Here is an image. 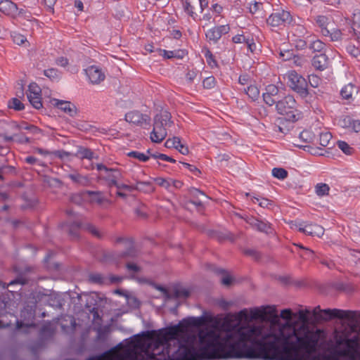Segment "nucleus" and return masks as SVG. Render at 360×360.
I'll return each instance as SVG.
<instances>
[{"label": "nucleus", "mask_w": 360, "mask_h": 360, "mask_svg": "<svg viewBox=\"0 0 360 360\" xmlns=\"http://www.w3.org/2000/svg\"><path fill=\"white\" fill-rule=\"evenodd\" d=\"M264 314L272 318L269 324L206 328L198 333L199 347L182 344L179 338L189 327H198L201 317H188L178 324L160 330L146 342V360H212L262 358L265 360H299L298 347L284 339L285 326H295L297 315L290 309L277 314L267 306Z\"/></svg>", "instance_id": "f257e3e1"}, {"label": "nucleus", "mask_w": 360, "mask_h": 360, "mask_svg": "<svg viewBox=\"0 0 360 360\" xmlns=\"http://www.w3.org/2000/svg\"><path fill=\"white\" fill-rule=\"evenodd\" d=\"M295 321V326L286 325L283 328L287 337L284 339L291 342V346L298 347L299 360H333L330 355L316 354L318 350L326 347V333L321 329H311L308 323L309 315L312 314L309 309L300 310Z\"/></svg>", "instance_id": "f03ea898"}, {"label": "nucleus", "mask_w": 360, "mask_h": 360, "mask_svg": "<svg viewBox=\"0 0 360 360\" xmlns=\"http://www.w3.org/2000/svg\"><path fill=\"white\" fill-rule=\"evenodd\" d=\"M340 320H347L349 326L335 330L333 360H360V311L343 310Z\"/></svg>", "instance_id": "7ed1b4c3"}, {"label": "nucleus", "mask_w": 360, "mask_h": 360, "mask_svg": "<svg viewBox=\"0 0 360 360\" xmlns=\"http://www.w3.org/2000/svg\"><path fill=\"white\" fill-rule=\"evenodd\" d=\"M171 118V114L167 110H162L155 116L153 129L150 134L153 142L160 143L165 139L167 135V128L173 124Z\"/></svg>", "instance_id": "20e7f679"}, {"label": "nucleus", "mask_w": 360, "mask_h": 360, "mask_svg": "<svg viewBox=\"0 0 360 360\" xmlns=\"http://www.w3.org/2000/svg\"><path fill=\"white\" fill-rule=\"evenodd\" d=\"M276 109L278 114L284 115L290 122H296L301 117V112L297 109V104L292 96L288 95L277 101Z\"/></svg>", "instance_id": "39448f33"}, {"label": "nucleus", "mask_w": 360, "mask_h": 360, "mask_svg": "<svg viewBox=\"0 0 360 360\" xmlns=\"http://www.w3.org/2000/svg\"><path fill=\"white\" fill-rule=\"evenodd\" d=\"M288 86L302 98H306L309 95L308 82L302 76L293 70L288 72Z\"/></svg>", "instance_id": "423d86ee"}, {"label": "nucleus", "mask_w": 360, "mask_h": 360, "mask_svg": "<svg viewBox=\"0 0 360 360\" xmlns=\"http://www.w3.org/2000/svg\"><path fill=\"white\" fill-rule=\"evenodd\" d=\"M349 32L348 39H354L356 41L357 46L349 43L346 45L347 52L353 58H358L360 56V22L355 20L353 22L352 27Z\"/></svg>", "instance_id": "0eeeda50"}, {"label": "nucleus", "mask_w": 360, "mask_h": 360, "mask_svg": "<svg viewBox=\"0 0 360 360\" xmlns=\"http://www.w3.org/2000/svg\"><path fill=\"white\" fill-rule=\"evenodd\" d=\"M292 20L290 12L281 10L271 13L266 19V23L271 27H282L290 25Z\"/></svg>", "instance_id": "6e6552de"}, {"label": "nucleus", "mask_w": 360, "mask_h": 360, "mask_svg": "<svg viewBox=\"0 0 360 360\" xmlns=\"http://www.w3.org/2000/svg\"><path fill=\"white\" fill-rule=\"evenodd\" d=\"M36 304H27L24 307L20 313L21 321H16V328L18 330L23 327H32L34 326V320L36 314Z\"/></svg>", "instance_id": "1a4fd4ad"}, {"label": "nucleus", "mask_w": 360, "mask_h": 360, "mask_svg": "<svg viewBox=\"0 0 360 360\" xmlns=\"http://www.w3.org/2000/svg\"><path fill=\"white\" fill-rule=\"evenodd\" d=\"M342 312V309H321L320 306H317L313 309L312 316L316 322H328L335 319H340V313Z\"/></svg>", "instance_id": "9d476101"}, {"label": "nucleus", "mask_w": 360, "mask_h": 360, "mask_svg": "<svg viewBox=\"0 0 360 360\" xmlns=\"http://www.w3.org/2000/svg\"><path fill=\"white\" fill-rule=\"evenodd\" d=\"M77 298L81 306L84 305V307L88 311H94V309L97 308L99 303L102 301V298L97 292H84L78 295Z\"/></svg>", "instance_id": "9b49d317"}, {"label": "nucleus", "mask_w": 360, "mask_h": 360, "mask_svg": "<svg viewBox=\"0 0 360 360\" xmlns=\"http://www.w3.org/2000/svg\"><path fill=\"white\" fill-rule=\"evenodd\" d=\"M82 227L85 230L88 231L93 236L98 238H101L102 237V233L99 231V230L93 224H85L82 226V224L78 221L73 222L70 227L68 228L69 234L77 238L78 237L77 230Z\"/></svg>", "instance_id": "f8f14e48"}, {"label": "nucleus", "mask_w": 360, "mask_h": 360, "mask_svg": "<svg viewBox=\"0 0 360 360\" xmlns=\"http://www.w3.org/2000/svg\"><path fill=\"white\" fill-rule=\"evenodd\" d=\"M127 122L138 126H142L143 124H148L150 118L146 114H142L139 111H130L125 115Z\"/></svg>", "instance_id": "ddd939ff"}, {"label": "nucleus", "mask_w": 360, "mask_h": 360, "mask_svg": "<svg viewBox=\"0 0 360 360\" xmlns=\"http://www.w3.org/2000/svg\"><path fill=\"white\" fill-rule=\"evenodd\" d=\"M278 88L274 84H269L265 89V92L263 93V99L266 104L269 106L274 104L276 105L278 101H279L278 96Z\"/></svg>", "instance_id": "4468645a"}, {"label": "nucleus", "mask_w": 360, "mask_h": 360, "mask_svg": "<svg viewBox=\"0 0 360 360\" xmlns=\"http://www.w3.org/2000/svg\"><path fill=\"white\" fill-rule=\"evenodd\" d=\"M122 174L120 169L116 168H108V172H105L99 176V179L107 182L108 187H112L117 184L118 179H121Z\"/></svg>", "instance_id": "2eb2a0df"}, {"label": "nucleus", "mask_w": 360, "mask_h": 360, "mask_svg": "<svg viewBox=\"0 0 360 360\" xmlns=\"http://www.w3.org/2000/svg\"><path fill=\"white\" fill-rule=\"evenodd\" d=\"M230 31L229 25H223L214 27L209 30L206 33V37L209 41L217 43L222 35L227 34Z\"/></svg>", "instance_id": "dca6fc26"}, {"label": "nucleus", "mask_w": 360, "mask_h": 360, "mask_svg": "<svg viewBox=\"0 0 360 360\" xmlns=\"http://www.w3.org/2000/svg\"><path fill=\"white\" fill-rule=\"evenodd\" d=\"M86 74L92 84H99L105 79V74L98 66L92 65L86 69Z\"/></svg>", "instance_id": "f3484780"}, {"label": "nucleus", "mask_w": 360, "mask_h": 360, "mask_svg": "<svg viewBox=\"0 0 360 360\" xmlns=\"http://www.w3.org/2000/svg\"><path fill=\"white\" fill-rule=\"evenodd\" d=\"M54 105L58 108L69 115L70 117H75L77 114V108L75 104L70 101L62 100H54Z\"/></svg>", "instance_id": "a211bd4d"}, {"label": "nucleus", "mask_w": 360, "mask_h": 360, "mask_svg": "<svg viewBox=\"0 0 360 360\" xmlns=\"http://www.w3.org/2000/svg\"><path fill=\"white\" fill-rule=\"evenodd\" d=\"M18 8L17 5L10 0H0V13L14 16L17 15Z\"/></svg>", "instance_id": "6ab92c4d"}, {"label": "nucleus", "mask_w": 360, "mask_h": 360, "mask_svg": "<svg viewBox=\"0 0 360 360\" xmlns=\"http://www.w3.org/2000/svg\"><path fill=\"white\" fill-rule=\"evenodd\" d=\"M311 64L316 70H324L328 68V58L324 53L316 54L313 57Z\"/></svg>", "instance_id": "aec40b11"}, {"label": "nucleus", "mask_w": 360, "mask_h": 360, "mask_svg": "<svg viewBox=\"0 0 360 360\" xmlns=\"http://www.w3.org/2000/svg\"><path fill=\"white\" fill-rule=\"evenodd\" d=\"M208 266L211 271L215 272L219 275H221V278L220 280L221 284L226 286H229L231 285L233 282V278L229 274V273L226 270L216 267L212 264H209Z\"/></svg>", "instance_id": "412c9836"}, {"label": "nucleus", "mask_w": 360, "mask_h": 360, "mask_svg": "<svg viewBox=\"0 0 360 360\" xmlns=\"http://www.w3.org/2000/svg\"><path fill=\"white\" fill-rule=\"evenodd\" d=\"M299 231L310 236H321L323 234V229L317 224H306L304 227L300 226Z\"/></svg>", "instance_id": "4be33fe9"}, {"label": "nucleus", "mask_w": 360, "mask_h": 360, "mask_svg": "<svg viewBox=\"0 0 360 360\" xmlns=\"http://www.w3.org/2000/svg\"><path fill=\"white\" fill-rule=\"evenodd\" d=\"M359 87L354 84L349 83L345 85L340 91V95L343 99H352L354 95H357Z\"/></svg>", "instance_id": "5701e85b"}, {"label": "nucleus", "mask_w": 360, "mask_h": 360, "mask_svg": "<svg viewBox=\"0 0 360 360\" xmlns=\"http://www.w3.org/2000/svg\"><path fill=\"white\" fill-rule=\"evenodd\" d=\"M315 20L318 26L321 28V34L323 36H328L330 33L328 26L331 23L330 19L325 15H318Z\"/></svg>", "instance_id": "b1692460"}, {"label": "nucleus", "mask_w": 360, "mask_h": 360, "mask_svg": "<svg viewBox=\"0 0 360 360\" xmlns=\"http://www.w3.org/2000/svg\"><path fill=\"white\" fill-rule=\"evenodd\" d=\"M68 177L74 183L82 186H87L90 184V179L86 176H83L79 173L70 174Z\"/></svg>", "instance_id": "393cba45"}, {"label": "nucleus", "mask_w": 360, "mask_h": 360, "mask_svg": "<svg viewBox=\"0 0 360 360\" xmlns=\"http://www.w3.org/2000/svg\"><path fill=\"white\" fill-rule=\"evenodd\" d=\"M75 156L79 159L92 160L94 158L98 159V156L94 155V153L89 148L84 147H79Z\"/></svg>", "instance_id": "a878e982"}, {"label": "nucleus", "mask_w": 360, "mask_h": 360, "mask_svg": "<svg viewBox=\"0 0 360 360\" xmlns=\"http://www.w3.org/2000/svg\"><path fill=\"white\" fill-rule=\"evenodd\" d=\"M86 193L91 197V202H96L98 205H101L105 202H109L101 191H86Z\"/></svg>", "instance_id": "bb28decb"}, {"label": "nucleus", "mask_w": 360, "mask_h": 360, "mask_svg": "<svg viewBox=\"0 0 360 360\" xmlns=\"http://www.w3.org/2000/svg\"><path fill=\"white\" fill-rule=\"evenodd\" d=\"M249 223L252 226L257 229L260 232L268 233L271 229V226L268 223L260 221L257 219H252Z\"/></svg>", "instance_id": "cd10ccee"}, {"label": "nucleus", "mask_w": 360, "mask_h": 360, "mask_svg": "<svg viewBox=\"0 0 360 360\" xmlns=\"http://www.w3.org/2000/svg\"><path fill=\"white\" fill-rule=\"evenodd\" d=\"M184 10L193 19H195L197 15L193 11L194 4L197 3V0H181Z\"/></svg>", "instance_id": "c85d7f7f"}, {"label": "nucleus", "mask_w": 360, "mask_h": 360, "mask_svg": "<svg viewBox=\"0 0 360 360\" xmlns=\"http://www.w3.org/2000/svg\"><path fill=\"white\" fill-rule=\"evenodd\" d=\"M134 191H139L144 193H151L154 191V188L151 183L148 181H136V184L134 185Z\"/></svg>", "instance_id": "c756f323"}, {"label": "nucleus", "mask_w": 360, "mask_h": 360, "mask_svg": "<svg viewBox=\"0 0 360 360\" xmlns=\"http://www.w3.org/2000/svg\"><path fill=\"white\" fill-rule=\"evenodd\" d=\"M309 48L313 52H319L321 53L326 49V44L322 41L316 39L309 42Z\"/></svg>", "instance_id": "7c9ffc66"}, {"label": "nucleus", "mask_w": 360, "mask_h": 360, "mask_svg": "<svg viewBox=\"0 0 360 360\" xmlns=\"http://www.w3.org/2000/svg\"><path fill=\"white\" fill-rule=\"evenodd\" d=\"M330 37V40L332 41H338L339 40H349L347 38L349 37L348 34H345V33H342L340 30H333L332 31H330L329 34L328 35Z\"/></svg>", "instance_id": "2f4dec72"}, {"label": "nucleus", "mask_w": 360, "mask_h": 360, "mask_svg": "<svg viewBox=\"0 0 360 360\" xmlns=\"http://www.w3.org/2000/svg\"><path fill=\"white\" fill-rule=\"evenodd\" d=\"M27 98L31 105L36 109H40L42 107V103L41 101V94H27Z\"/></svg>", "instance_id": "473e14b6"}, {"label": "nucleus", "mask_w": 360, "mask_h": 360, "mask_svg": "<svg viewBox=\"0 0 360 360\" xmlns=\"http://www.w3.org/2000/svg\"><path fill=\"white\" fill-rule=\"evenodd\" d=\"M245 92L249 96L252 101H256L259 96V90L256 86L250 85L247 89H245Z\"/></svg>", "instance_id": "72a5a7b5"}, {"label": "nucleus", "mask_w": 360, "mask_h": 360, "mask_svg": "<svg viewBox=\"0 0 360 360\" xmlns=\"http://www.w3.org/2000/svg\"><path fill=\"white\" fill-rule=\"evenodd\" d=\"M337 146L345 154L347 155H351L354 152V149L345 141H337Z\"/></svg>", "instance_id": "f704fd0d"}, {"label": "nucleus", "mask_w": 360, "mask_h": 360, "mask_svg": "<svg viewBox=\"0 0 360 360\" xmlns=\"http://www.w3.org/2000/svg\"><path fill=\"white\" fill-rule=\"evenodd\" d=\"M11 37L13 41L18 45H22L27 43V38L19 32L15 31L11 32Z\"/></svg>", "instance_id": "c9c22d12"}, {"label": "nucleus", "mask_w": 360, "mask_h": 360, "mask_svg": "<svg viewBox=\"0 0 360 360\" xmlns=\"http://www.w3.org/2000/svg\"><path fill=\"white\" fill-rule=\"evenodd\" d=\"M315 190L316 193L319 196H323L328 194L330 188L326 184H318L315 187Z\"/></svg>", "instance_id": "e433bc0d"}, {"label": "nucleus", "mask_w": 360, "mask_h": 360, "mask_svg": "<svg viewBox=\"0 0 360 360\" xmlns=\"http://www.w3.org/2000/svg\"><path fill=\"white\" fill-rule=\"evenodd\" d=\"M332 139V135L330 132L321 133L319 136V144L323 147H326L329 145L330 141Z\"/></svg>", "instance_id": "4c0bfd02"}, {"label": "nucleus", "mask_w": 360, "mask_h": 360, "mask_svg": "<svg viewBox=\"0 0 360 360\" xmlns=\"http://www.w3.org/2000/svg\"><path fill=\"white\" fill-rule=\"evenodd\" d=\"M272 175L278 179H285L288 176V172L283 168L275 167L272 169Z\"/></svg>", "instance_id": "58836bf2"}, {"label": "nucleus", "mask_w": 360, "mask_h": 360, "mask_svg": "<svg viewBox=\"0 0 360 360\" xmlns=\"http://www.w3.org/2000/svg\"><path fill=\"white\" fill-rule=\"evenodd\" d=\"M128 156L138 159L141 162H146L150 159V156L139 151H131L128 153Z\"/></svg>", "instance_id": "ea45409f"}, {"label": "nucleus", "mask_w": 360, "mask_h": 360, "mask_svg": "<svg viewBox=\"0 0 360 360\" xmlns=\"http://www.w3.org/2000/svg\"><path fill=\"white\" fill-rule=\"evenodd\" d=\"M8 107L15 110H22L24 109L23 103L18 98H13L8 103Z\"/></svg>", "instance_id": "a19ab883"}, {"label": "nucleus", "mask_w": 360, "mask_h": 360, "mask_svg": "<svg viewBox=\"0 0 360 360\" xmlns=\"http://www.w3.org/2000/svg\"><path fill=\"white\" fill-rule=\"evenodd\" d=\"M300 139L304 143H311L314 140V135L311 131L304 130L300 134Z\"/></svg>", "instance_id": "79ce46f5"}, {"label": "nucleus", "mask_w": 360, "mask_h": 360, "mask_svg": "<svg viewBox=\"0 0 360 360\" xmlns=\"http://www.w3.org/2000/svg\"><path fill=\"white\" fill-rule=\"evenodd\" d=\"M44 74L46 77L51 79H58L60 77L59 72L56 68H49L44 71Z\"/></svg>", "instance_id": "37998d69"}, {"label": "nucleus", "mask_w": 360, "mask_h": 360, "mask_svg": "<svg viewBox=\"0 0 360 360\" xmlns=\"http://www.w3.org/2000/svg\"><path fill=\"white\" fill-rule=\"evenodd\" d=\"M205 56L206 58L207 64L212 68L217 66V63L215 60L213 54L212 53V52L210 50L206 51V52L205 53Z\"/></svg>", "instance_id": "c03bdc74"}, {"label": "nucleus", "mask_w": 360, "mask_h": 360, "mask_svg": "<svg viewBox=\"0 0 360 360\" xmlns=\"http://www.w3.org/2000/svg\"><path fill=\"white\" fill-rule=\"evenodd\" d=\"M308 80L311 86L314 88L318 87L321 82V79L316 75H309Z\"/></svg>", "instance_id": "a18cd8bd"}, {"label": "nucleus", "mask_w": 360, "mask_h": 360, "mask_svg": "<svg viewBox=\"0 0 360 360\" xmlns=\"http://www.w3.org/2000/svg\"><path fill=\"white\" fill-rule=\"evenodd\" d=\"M189 295V291L184 288L176 289L174 292V297L175 298H187Z\"/></svg>", "instance_id": "49530a36"}, {"label": "nucleus", "mask_w": 360, "mask_h": 360, "mask_svg": "<svg viewBox=\"0 0 360 360\" xmlns=\"http://www.w3.org/2000/svg\"><path fill=\"white\" fill-rule=\"evenodd\" d=\"M158 51L160 52V55L162 56L165 58H168V59L172 58H180L182 57L180 55H177V53H175L174 51H166V50H162V49H159Z\"/></svg>", "instance_id": "de8ad7c7"}, {"label": "nucleus", "mask_w": 360, "mask_h": 360, "mask_svg": "<svg viewBox=\"0 0 360 360\" xmlns=\"http://www.w3.org/2000/svg\"><path fill=\"white\" fill-rule=\"evenodd\" d=\"M215 83H216V79L213 76L206 77L202 82L204 88L208 89L214 87Z\"/></svg>", "instance_id": "09e8293b"}, {"label": "nucleus", "mask_w": 360, "mask_h": 360, "mask_svg": "<svg viewBox=\"0 0 360 360\" xmlns=\"http://www.w3.org/2000/svg\"><path fill=\"white\" fill-rule=\"evenodd\" d=\"M353 119L349 116H344L339 122L342 127L350 129Z\"/></svg>", "instance_id": "8fccbe9b"}, {"label": "nucleus", "mask_w": 360, "mask_h": 360, "mask_svg": "<svg viewBox=\"0 0 360 360\" xmlns=\"http://www.w3.org/2000/svg\"><path fill=\"white\" fill-rule=\"evenodd\" d=\"M255 200H253V202H255L256 201L258 202L259 206H261L262 207L270 208V207L273 205L272 201H271L268 199H266V198L259 199L258 198H255Z\"/></svg>", "instance_id": "3c124183"}, {"label": "nucleus", "mask_w": 360, "mask_h": 360, "mask_svg": "<svg viewBox=\"0 0 360 360\" xmlns=\"http://www.w3.org/2000/svg\"><path fill=\"white\" fill-rule=\"evenodd\" d=\"M191 195L193 198V199H202V198H207V195L200 190L197 188H192L190 191Z\"/></svg>", "instance_id": "603ef678"}, {"label": "nucleus", "mask_w": 360, "mask_h": 360, "mask_svg": "<svg viewBox=\"0 0 360 360\" xmlns=\"http://www.w3.org/2000/svg\"><path fill=\"white\" fill-rule=\"evenodd\" d=\"M263 8V4L261 2L255 1L253 4H250V12L252 14L256 13Z\"/></svg>", "instance_id": "864d4df0"}, {"label": "nucleus", "mask_w": 360, "mask_h": 360, "mask_svg": "<svg viewBox=\"0 0 360 360\" xmlns=\"http://www.w3.org/2000/svg\"><path fill=\"white\" fill-rule=\"evenodd\" d=\"M41 93L40 87L36 83H31L28 86V92L27 94L38 95Z\"/></svg>", "instance_id": "5fc2aeb1"}, {"label": "nucleus", "mask_w": 360, "mask_h": 360, "mask_svg": "<svg viewBox=\"0 0 360 360\" xmlns=\"http://www.w3.org/2000/svg\"><path fill=\"white\" fill-rule=\"evenodd\" d=\"M15 141L20 143H30L31 140L29 137L26 136L24 134H14Z\"/></svg>", "instance_id": "6e6d98bb"}, {"label": "nucleus", "mask_w": 360, "mask_h": 360, "mask_svg": "<svg viewBox=\"0 0 360 360\" xmlns=\"http://www.w3.org/2000/svg\"><path fill=\"white\" fill-rule=\"evenodd\" d=\"M17 14L19 17H22L28 20H31L32 15L31 13L23 8L18 9Z\"/></svg>", "instance_id": "4d7b16f0"}, {"label": "nucleus", "mask_w": 360, "mask_h": 360, "mask_svg": "<svg viewBox=\"0 0 360 360\" xmlns=\"http://www.w3.org/2000/svg\"><path fill=\"white\" fill-rule=\"evenodd\" d=\"M30 125L31 124H28L25 122H22L20 124H17L15 122L11 123L12 128L15 129H25L29 131L30 129Z\"/></svg>", "instance_id": "13d9d810"}, {"label": "nucleus", "mask_w": 360, "mask_h": 360, "mask_svg": "<svg viewBox=\"0 0 360 360\" xmlns=\"http://www.w3.org/2000/svg\"><path fill=\"white\" fill-rule=\"evenodd\" d=\"M296 245L298 246L300 248L304 250L305 252L304 255H301L302 257H308L309 258H310V257L314 258L315 257V253L313 250H311L307 248H305L302 245Z\"/></svg>", "instance_id": "bf43d9fd"}, {"label": "nucleus", "mask_w": 360, "mask_h": 360, "mask_svg": "<svg viewBox=\"0 0 360 360\" xmlns=\"http://www.w3.org/2000/svg\"><path fill=\"white\" fill-rule=\"evenodd\" d=\"M349 255L352 257V261L357 264L360 262V251L356 250H349Z\"/></svg>", "instance_id": "052dcab7"}, {"label": "nucleus", "mask_w": 360, "mask_h": 360, "mask_svg": "<svg viewBox=\"0 0 360 360\" xmlns=\"http://www.w3.org/2000/svg\"><path fill=\"white\" fill-rule=\"evenodd\" d=\"M307 41L297 38L295 40V47L297 49H304L307 46Z\"/></svg>", "instance_id": "680f3d73"}, {"label": "nucleus", "mask_w": 360, "mask_h": 360, "mask_svg": "<svg viewBox=\"0 0 360 360\" xmlns=\"http://www.w3.org/2000/svg\"><path fill=\"white\" fill-rule=\"evenodd\" d=\"M244 254L258 259L260 257L259 253L254 249H246L243 251Z\"/></svg>", "instance_id": "e2e57ef3"}, {"label": "nucleus", "mask_w": 360, "mask_h": 360, "mask_svg": "<svg viewBox=\"0 0 360 360\" xmlns=\"http://www.w3.org/2000/svg\"><path fill=\"white\" fill-rule=\"evenodd\" d=\"M248 37L243 35V34H237L234 36L232 39L233 42L234 43H245L247 41V39Z\"/></svg>", "instance_id": "0e129e2a"}, {"label": "nucleus", "mask_w": 360, "mask_h": 360, "mask_svg": "<svg viewBox=\"0 0 360 360\" xmlns=\"http://www.w3.org/2000/svg\"><path fill=\"white\" fill-rule=\"evenodd\" d=\"M89 280L92 282V283H101L103 282V277L101 276V274H91L89 276Z\"/></svg>", "instance_id": "69168bd1"}, {"label": "nucleus", "mask_w": 360, "mask_h": 360, "mask_svg": "<svg viewBox=\"0 0 360 360\" xmlns=\"http://www.w3.org/2000/svg\"><path fill=\"white\" fill-rule=\"evenodd\" d=\"M280 56L285 61L289 60L293 56V53L290 51H281Z\"/></svg>", "instance_id": "338daca9"}, {"label": "nucleus", "mask_w": 360, "mask_h": 360, "mask_svg": "<svg viewBox=\"0 0 360 360\" xmlns=\"http://www.w3.org/2000/svg\"><path fill=\"white\" fill-rule=\"evenodd\" d=\"M350 130H352L354 132H359L360 131V121L353 119Z\"/></svg>", "instance_id": "774afa93"}]
</instances>
